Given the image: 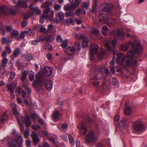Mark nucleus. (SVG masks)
Listing matches in <instances>:
<instances>
[{
    "instance_id": "11",
    "label": "nucleus",
    "mask_w": 147,
    "mask_h": 147,
    "mask_svg": "<svg viewBox=\"0 0 147 147\" xmlns=\"http://www.w3.org/2000/svg\"><path fill=\"white\" fill-rule=\"evenodd\" d=\"M12 110L14 115L16 117L17 121L19 124L21 130L23 131L24 129V127L22 124L20 123V120L18 118V113L16 110V108L15 105H13V106L12 107Z\"/></svg>"
},
{
    "instance_id": "49",
    "label": "nucleus",
    "mask_w": 147,
    "mask_h": 147,
    "mask_svg": "<svg viewBox=\"0 0 147 147\" xmlns=\"http://www.w3.org/2000/svg\"><path fill=\"white\" fill-rule=\"evenodd\" d=\"M25 58L26 59L27 61H30L32 60L33 58V57L32 55H26L25 56Z\"/></svg>"
},
{
    "instance_id": "17",
    "label": "nucleus",
    "mask_w": 147,
    "mask_h": 147,
    "mask_svg": "<svg viewBox=\"0 0 147 147\" xmlns=\"http://www.w3.org/2000/svg\"><path fill=\"white\" fill-rule=\"evenodd\" d=\"M9 11V9L6 6L1 7H0V16L3 14H7Z\"/></svg>"
},
{
    "instance_id": "10",
    "label": "nucleus",
    "mask_w": 147,
    "mask_h": 147,
    "mask_svg": "<svg viewBox=\"0 0 147 147\" xmlns=\"http://www.w3.org/2000/svg\"><path fill=\"white\" fill-rule=\"evenodd\" d=\"M78 128L79 129L80 132L84 135L86 133L87 129L86 125L83 122H81L78 126Z\"/></svg>"
},
{
    "instance_id": "29",
    "label": "nucleus",
    "mask_w": 147,
    "mask_h": 147,
    "mask_svg": "<svg viewBox=\"0 0 147 147\" xmlns=\"http://www.w3.org/2000/svg\"><path fill=\"white\" fill-rule=\"evenodd\" d=\"M60 114L59 113V111H54L53 113L52 117L53 119L54 120H56L57 119L58 117V116L60 115Z\"/></svg>"
},
{
    "instance_id": "61",
    "label": "nucleus",
    "mask_w": 147,
    "mask_h": 147,
    "mask_svg": "<svg viewBox=\"0 0 147 147\" xmlns=\"http://www.w3.org/2000/svg\"><path fill=\"white\" fill-rule=\"evenodd\" d=\"M24 135L25 138L28 137L29 136V133L28 131H26L24 132Z\"/></svg>"
},
{
    "instance_id": "37",
    "label": "nucleus",
    "mask_w": 147,
    "mask_h": 147,
    "mask_svg": "<svg viewBox=\"0 0 147 147\" xmlns=\"http://www.w3.org/2000/svg\"><path fill=\"white\" fill-rule=\"evenodd\" d=\"M21 53L20 49L19 48L16 49L13 52V55L14 57H16L19 55Z\"/></svg>"
},
{
    "instance_id": "36",
    "label": "nucleus",
    "mask_w": 147,
    "mask_h": 147,
    "mask_svg": "<svg viewBox=\"0 0 147 147\" xmlns=\"http://www.w3.org/2000/svg\"><path fill=\"white\" fill-rule=\"evenodd\" d=\"M16 141L17 142V144L19 145L22 144L23 143V140L22 136H18Z\"/></svg>"
},
{
    "instance_id": "3",
    "label": "nucleus",
    "mask_w": 147,
    "mask_h": 147,
    "mask_svg": "<svg viewBox=\"0 0 147 147\" xmlns=\"http://www.w3.org/2000/svg\"><path fill=\"white\" fill-rule=\"evenodd\" d=\"M98 49L99 47L98 45L91 46L90 51V59L91 60L94 59V54L96 55L100 59L102 58L103 56L106 54V51L102 48L100 49V54H99L98 52Z\"/></svg>"
},
{
    "instance_id": "44",
    "label": "nucleus",
    "mask_w": 147,
    "mask_h": 147,
    "mask_svg": "<svg viewBox=\"0 0 147 147\" xmlns=\"http://www.w3.org/2000/svg\"><path fill=\"white\" fill-rule=\"evenodd\" d=\"M19 35V33L17 31H14L11 34L12 37L14 38L17 37Z\"/></svg>"
},
{
    "instance_id": "58",
    "label": "nucleus",
    "mask_w": 147,
    "mask_h": 147,
    "mask_svg": "<svg viewBox=\"0 0 147 147\" xmlns=\"http://www.w3.org/2000/svg\"><path fill=\"white\" fill-rule=\"evenodd\" d=\"M117 82V79L115 78H113L111 81V83L113 85H115Z\"/></svg>"
},
{
    "instance_id": "24",
    "label": "nucleus",
    "mask_w": 147,
    "mask_h": 147,
    "mask_svg": "<svg viewBox=\"0 0 147 147\" xmlns=\"http://www.w3.org/2000/svg\"><path fill=\"white\" fill-rule=\"evenodd\" d=\"M32 137L33 142L35 143H37L40 141V140L37 136L35 132H33L32 135Z\"/></svg>"
},
{
    "instance_id": "22",
    "label": "nucleus",
    "mask_w": 147,
    "mask_h": 147,
    "mask_svg": "<svg viewBox=\"0 0 147 147\" xmlns=\"http://www.w3.org/2000/svg\"><path fill=\"white\" fill-rule=\"evenodd\" d=\"M17 142L16 139H13L11 142H9L8 145L9 147H17Z\"/></svg>"
},
{
    "instance_id": "56",
    "label": "nucleus",
    "mask_w": 147,
    "mask_h": 147,
    "mask_svg": "<svg viewBox=\"0 0 147 147\" xmlns=\"http://www.w3.org/2000/svg\"><path fill=\"white\" fill-rule=\"evenodd\" d=\"M74 14V12H67L66 13V16L71 17L73 16Z\"/></svg>"
},
{
    "instance_id": "13",
    "label": "nucleus",
    "mask_w": 147,
    "mask_h": 147,
    "mask_svg": "<svg viewBox=\"0 0 147 147\" xmlns=\"http://www.w3.org/2000/svg\"><path fill=\"white\" fill-rule=\"evenodd\" d=\"M22 122L25 123L27 127H28L31 125V122L28 115L26 114L24 117H22Z\"/></svg>"
},
{
    "instance_id": "26",
    "label": "nucleus",
    "mask_w": 147,
    "mask_h": 147,
    "mask_svg": "<svg viewBox=\"0 0 147 147\" xmlns=\"http://www.w3.org/2000/svg\"><path fill=\"white\" fill-rule=\"evenodd\" d=\"M132 112V111L130 107H127L125 110V114L127 115H130Z\"/></svg>"
},
{
    "instance_id": "60",
    "label": "nucleus",
    "mask_w": 147,
    "mask_h": 147,
    "mask_svg": "<svg viewBox=\"0 0 147 147\" xmlns=\"http://www.w3.org/2000/svg\"><path fill=\"white\" fill-rule=\"evenodd\" d=\"M5 28L7 31H10L12 29V27L11 26H7L5 27Z\"/></svg>"
},
{
    "instance_id": "27",
    "label": "nucleus",
    "mask_w": 147,
    "mask_h": 147,
    "mask_svg": "<svg viewBox=\"0 0 147 147\" xmlns=\"http://www.w3.org/2000/svg\"><path fill=\"white\" fill-rule=\"evenodd\" d=\"M34 13L33 11H31L28 13L24 14V18L25 19H28L30 17H32L33 16Z\"/></svg>"
},
{
    "instance_id": "52",
    "label": "nucleus",
    "mask_w": 147,
    "mask_h": 147,
    "mask_svg": "<svg viewBox=\"0 0 147 147\" xmlns=\"http://www.w3.org/2000/svg\"><path fill=\"white\" fill-rule=\"evenodd\" d=\"M35 10L34 11V12H33L34 13V12H36V13L37 14H40L41 13V11L40 9H39L38 7H36V8H35Z\"/></svg>"
},
{
    "instance_id": "28",
    "label": "nucleus",
    "mask_w": 147,
    "mask_h": 147,
    "mask_svg": "<svg viewBox=\"0 0 147 147\" xmlns=\"http://www.w3.org/2000/svg\"><path fill=\"white\" fill-rule=\"evenodd\" d=\"M44 12L47 13L49 12H50L51 14V16H52V18L54 17V11L52 10H51L50 7L46 8L44 10Z\"/></svg>"
},
{
    "instance_id": "63",
    "label": "nucleus",
    "mask_w": 147,
    "mask_h": 147,
    "mask_svg": "<svg viewBox=\"0 0 147 147\" xmlns=\"http://www.w3.org/2000/svg\"><path fill=\"white\" fill-rule=\"evenodd\" d=\"M67 127V125L66 124H64L62 125L61 129L63 130H65Z\"/></svg>"
},
{
    "instance_id": "45",
    "label": "nucleus",
    "mask_w": 147,
    "mask_h": 147,
    "mask_svg": "<svg viewBox=\"0 0 147 147\" xmlns=\"http://www.w3.org/2000/svg\"><path fill=\"white\" fill-rule=\"evenodd\" d=\"M57 15L61 20H63V19L64 15L63 12L61 11L58 12L57 13Z\"/></svg>"
},
{
    "instance_id": "25",
    "label": "nucleus",
    "mask_w": 147,
    "mask_h": 147,
    "mask_svg": "<svg viewBox=\"0 0 147 147\" xmlns=\"http://www.w3.org/2000/svg\"><path fill=\"white\" fill-rule=\"evenodd\" d=\"M73 23H74V21L71 18L65 20L63 22L64 24L67 26Z\"/></svg>"
},
{
    "instance_id": "20",
    "label": "nucleus",
    "mask_w": 147,
    "mask_h": 147,
    "mask_svg": "<svg viewBox=\"0 0 147 147\" xmlns=\"http://www.w3.org/2000/svg\"><path fill=\"white\" fill-rule=\"evenodd\" d=\"M76 8L74 4H68L64 7V9L67 11L74 10Z\"/></svg>"
},
{
    "instance_id": "19",
    "label": "nucleus",
    "mask_w": 147,
    "mask_h": 147,
    "mask_svg": "<svg viewBox=\"0 0 147 147\" xmlns=\"http://www.w3.org/2000/svg\"><path fill=\"white\" fill-rule=\"evenodd\" d=\"M45 87L48 90H51L53 87L52 82L49 80H47L45 82Z\"/></svg>"
},
{
    "instance_id": "23",
    "label": "nucleus",
    "mask_w": 147,
    "mask_h": 147,
    "mask_svg": "<svg viewBox=\"0 0 147 147\" xmlns=\"http://www.w3.org/2000/svg\"><path fill=\"white\" fill-rule=\"evenodd\" d=\"M86 13L85 11L83 9H78L76 11V13L78 16L84 15Z\"/></svg>"
},
{
    "instance_id": "62",
    "label": "nucleus",
    "mask_w": 147,
    "mask_h": 147,
    "mask_svg": "<svg viewBox=\"0 0 147 147\" xmlns=\"http://www.w3.org/2000/svg\"><path fill=\"white\" fill-rule=\"evenodd\" d=\"M39 40H34L32 41V44L33 45H37L38 43Z\"/></svg>"
},
{
    "instance_id": "32",
    "label": "nucleus",
    "mask_w": 147,
    "mask_h": 147,
    "mask_svg": "<svg viewBox=\"0 0 147 147\" xmlns=\"http://www.w3.org/2000/svg\"><path fill=\"white\" fill-rule=\"evenodd\" d=\"M8 60L7 58H4L2 60L1 66L2 67L4 68L6 65Z\"/></svg>"
},
{
    "instance_id": "6",
    "label": "nucleus",
    "mask_w": 147,
    "mask_h": 147,
    "mask_svg": "<svg viewBox=\"0 0 147 147\" xmlns=\"http://www.w3.org/2000/svg\"><path fill=\"white\" fill-rule=\"evenodd\" d=\"M98 18L100 22H103L110 26L114 25L116 21L115 19L110 18L100 12L99 13Z\"/></svg>"
},
{
    "instance_id": "38",
    "label": "nucleus",
    "mask_w": 147,
    "mask_h": 147,
    "mask_svg": "<svg viewBox=\"0 0 147 147\" xmlns=\"http://www.w3.org/2000/svg\"><path fill=\"white\" fill-rule=\"evenodd\" d=\"M29 79L30 81H32L34 80V73L32 71H30L29 72Z\"/></svg>"
},
{
    "instance_id": "33",
    "label": "nucleus",
    "mask_w": 147,
    "mask_h": 147,
    "mask_svg": "<svg viewBox=\"0 0 147 147\" xmlns=\"http://www.w3.org/2000/svg\"><path fill=\"white\" fill-rule=\"evenodd\" d=\"M83 40L82 46L83 47H86L88 45V40L86 37H85Z\"/></svg>"
},
{
    "instance_id": "7",
    "label": "nucleus",
    "mask_w": 147,
    "mask_h": 147,
    "mask_svg": "<svg viewBox=\"0 0 147 147\" xmlns=\"http://www.w3.org/2000/svg\"><path fill=\"white\" fill-rule=\"evenodd\" d=\"M81 47L80 44L78 42H76L74 46H69L65 50V52L69 55H71L73 54L76 51H78L80 49Z\"/></svg>"
},
{
    "instance_id": "15",
    "label": "nucleus",
    "mask_w": 147,
    "mask_h": 147,
    "mask_svg": "<svg viewBox=\"0 0 147 147\" xmlns=\"http://www.w3.org/2000/svg\"><path fill=\"white\" fill-rule=\"evenodd\" d=\"M13 2L18 4V5H16V7L17 8L18 6L22 7L24 8H26L27 7V5L25 2L21 1V0H13Z\"/></svg>"
},
{
    "instance_id": "42",
    "label": "nucleus",
    "mask_w": 147,
    "mask_h": 147,
    "mask_svg": "<svg viewBox=\"0 0 147 147\" xmlns=\"http://www.w3.org/2000/svg\"><path fill=\"white\" fill-rule=\"evenodd\" d=\"M62 44L61 46L63 48H66L67 45L68 40H65L62 41L61 42Z\"/></svg>"
},
{
    "instance_id": "8",
    "label": "nucleus",
    "mask_w": 147,
    "mask_h": 147,
    "mask_svg": "<svg viewBox=\"0 0 147 147\" xmlns=\"http://www.w3.org/2000/svg\"><path fill=\"white\" fill-rule=\"evenodd\" d=\"M111 34L118 39L123 40L125 39V34L124 33L123 31H121L119 29H117L116 30H112Z\"/></svg>"
},
{
    "instance_id": "64",
    "label": "nucleus",
    "mask_w": 147,
    "mask_h": 147,
    "mask_svg": "<svg viewBox=\"0 0 147 147\" xmlns=\"http://www.w3.org/2000/svg\"><path fill=\"white\" fill-rule=\"evenodd\" d=\"M43 145L44 147H51L49 144L45 141H44L43 143Z\"/></svg>"
},
{
    "instance_id": "5",
    "label": "nucleus",
    "mask_w": 147,
    "mask_h": 147,
    "mask_svg": "<svg viewBox=\"0 0 147 147\" xmlns=\"http://www.w3.org/2000/svg\"><path fill=\"white\" fill-rule=\"evenodd\" d=\"M36 79L33 83V86L36 90H39L44 85L45 77L39 72L36 74Z\"/></svg>"
},
{
    "instance_id": "35",
    "label": "nucleus",
    "mask_w": 147,
    "mask_h": 147,
    "mask_svg": "<svg viewBox=\"0 0 147 147\" xmlns=\"http://www.w3.org/2000/svg\"><path fill=\"white\" fill-rule=\"evenodd\" d=\"M39 29L41 32L45 33H47L49 32V31L46 30L45 28L43 26L41 25H39Z\"/></svg>"
},
{
    "instance_id": "39",
    "label": "nucleus",
    "mask_w": 147,
    "mask_h": 147,
    "mask_svg": "<svg viewBox=\"0 0 147 147\" xmlns=\"http://www.w3.org/2000/svg\"><path fill=\"white\" fill-rule=\"evenodd\" d=\"M16 76V73L14 72H12L10 73V77L8 79L9 81L11 82L12 81L15 77Z\"/></svg>"
},
{
    "instance_id": "47",
    "label": "nucleus",
    "mask_w": 147,
    "mask_h": 147,
    "mask_svg": "<svg viewBox=\"0 0 147 147\" xmlns=\"http://www.w3.org/2000/svg\"><path fill=\"white\" fill-rule=\"evenodd\" d=\"M0 30L1 32V34L3 35H4L5 34V31L4 30V28L3 24L1 23L0 24Z\"/></svg>"
},
{
    "instance_id": "1",
    "label": "nucleus",
    "mask_w": 147,
    "mask_h": 147,
    "mask_svg": "<svg viewBox=\"0 0 147 147\" xmlns=\"http://www.w3.org/2000/svg\"><path fill=\"white\" fill-rule=\"evenodd\" d=\"M133 57H130L128 55L124 57L123 54L118 53L117 55L116 61L118 63L125 66H134L136 64L137 61Z\"/></svg>"
},
{
    "instance_id": "53",
    "label": "nucleus",
    "mask_w": 147,
    "mask_h": 147,
    "mask_svg": "<svg viewBox=\"0 0 147 147\" xmlns=\"http://www.w3.org/2000/svg\"><path fill=\"white\" fill-rule=\"evenodd\" d=\"M47 138L49 141L54 144H55L56 142V140L53 137H48Z\"/></svg>"
},
{
    "instance_id": "31",
    "label": "nucleus",
    "mask_w": 147,
    "mask_h": 147,
    "mask_svg": "<svg viewBox=\"0 0 147 147\" xmlns=\"http://www.w3.org/2000/svg\"><path fill=\"white\" fill-rule=\"evenodd\" d=\"M90 32L91 33L96 35L99 34V31L96 28H92L90 29Z\"/></svg>"
},
{
    "instance_id": "57",
    "label": "nucleus",
    "mask_w": 147,
    "mask_h": 147,
    "mask_svg": "<svg viewBox=\"0 0 147 147\" xmlns=\"http://www.w3.org/2000/svg\"><path fill=\"white\" fill-rule=\"evenodd\" d=\"M25 36V34L24 32H22L20 34L19 38H17V40H19L20 39H22L24 38Z\"/></svg>"
},
{
    "instance_id": "34",
    "label": "nucleus",
    "mask_w": 147,
    "mask_h": 147,
    "mask_svg": "<svg viewBox=\"0 0 147 147\" xmlns=\"http://www.w3.org/2000/svg\"><path fill=\"white\" fill-rule=\"evenodd\" d=\"M7 116L5 112H4L2 115L1 117V119L0 120V124L3 121L7 119Z\"/></svg>"
},
{
    "instance_id": "14",
    "label": "nucleus",
    "mask_w": 147,
    "mask_h": 147,
    "mask_svg": "<svg viewBox=\"0 0 147 147\" xmlns=\"http://www.w3.org/2000/svg\"><path fill=\"white\" fill-rule=\"evenodd\" d=\"M110 42L105 40L104 43L105 47L110 51L112 52L113 53H115L116 52V49L115 47H111L110 45Z\"/></svg>"
},
{
    "instance_id": "21",
    "label": "nucleus",
    "mask_w": 147,
    "mask_h": 147,
    "mask_svg": "<svg viewBox=\"0 0 147 147\" xmlns=\"http://www.w3.org/2000/svg\"><path fill=\"white\" fill-rule=\"evenodd\" d=\"M16 86V84L15 83H13L12 84H8L7 85V87L10 91H13L14 88Z\"/></svg>"
},
{
    "instance_id": "41",
    "label": "nucleus",
    "mask_w": 147,
    "mask_h": 147,
    "mask_svg": "<svg viewBox=\"0 0 147 147\" xmlns=\"http://www.w3.org/2000/svg\"><path fill=\"white\" fill-rule=\"evenodd\" d=\"M69 140L70 143L71 145H74L75 144V141L74 138L71 135L68 136Z\"/></svg>"
},
{
    "instance_id": "30",
    "label": "nucleus",
    "mask_w": 147,
    "mask_h": 147,
    "mask_svg": "<svg viewBox=\"0 0 147 147\" xmlns=\"http://www.w3.org/2000/svg\"><path fill=\"white\" fill-rule=\"evenodd\" d=\"M98 70L100 72L104 71L106 75L108 76H109V75L110 74L108 69L107 68H102L99 69Z\"/></svg>"
},
{
    "instance_id": "50",
    "label": "nucleus",
    "mask_w": 147,
    "mask_h": 147,
    "mask_svg": "<svg viewBox=\"0 0 147 147\" xmlns=\"http://www.w3.org/2000/svg\"><path fill=\"white\" fill-rule=\"evenodd\" d=\"M43 48L45 49L49 50H51L52 49V47L51 46L48 45H45L43 46Z\"/></svg>"
},
{
    "instance_id": "59",
    "label": "nucleus",
    "mask_w": 147,
    "mask_h": 147,
    "mask_svg": "<svg viewBox=\"0 0 147 147\" xmlns=\"http://www.w3.org/2000/svg\"><path fill=\"white\" fill-rule=\"evenodd\" d=\"M46 57L49 60H51L52 58V55L50 53H48L46 55Z\"/></svg>"
},
{
    "instance_id": "55",
    "label": "nucleus",
    "mask_w": 147,
    "mask_h": 147,
    "mask_svg": "<svg viewBox=\"0 0 147 147\" xmlns=\"http://www.w3.org/2000/svg\"><path fill=\"white\" fill-rule=\"evenodd\" d=\"M57 40L59 42H61L63 41L61 35H59L57 36Z\"/></svg>"
},
{
    "instance_id": "43",
    "label": "nucleus",
    "mask_w": 147,
    "mask_h": 147,
    "mask_svg": "<svg viewBox=\"0 0 147 147\" xmlns=\"http://www.w3.org/2000/svg\"><path fill=\"white\" fill-rule=\"evenodd\" d=\"M84 37L83 34H76L75 37V38L77 39H83Z\"/></svg>"
},
{
    "instance_id": "9",
    "label": "nucleus",
    "mask_w": 147,
    "mask_h": 147,
    "mask_svg": "<svg viewBox=\"0 0 147 147\" xmlns=\"http://www.w3.org/2000/svg\"><path fill=\"white\" fill-rule=\"evenodd\" d=\"M96 138L92 132H90L86 136L85 141L87 143L96 142Z\"/></svg>"
},
{
    "instance_id": "40",
    "label": "nucleus",
    "mask_w": 147,
    "mask_h": 147,
    "mask_svg": "<svg viewBox=\"0 0 147 147\" xmlns=\"http://www.w3.org/2000/svg\"><path fill=\"white\" fill-rule=\"evenodd\" d=\"M51 4V3L48 1H46L45 3H43L41 5V7L42 8L48 7L50 6Z\"/></svg>"
},
{
    "instance_id": "16",
    "label": "nucleus",
    "mask_w": 147,
    "mask_h": 147,
    "mask_svg": "<svg viewBox=\"0 0 147 147\" xmlns=\"http://www.w3.org/2000/svg\"><path fill=\"white\" fill-rule=\"evenodd\" d=\"M133 45L132 44V42L130 41L125 45L121 44L120 45V49L121 50L123 51H127L129 48V45Z\"/></svg>"
},
{
    "instance_id": "48",
    "label": "nucleus",
    "mask_w": 147,
    "mask_h": 147,
    "mask_svg": "<svg viewBox=\"0 0 147 147\" xmlns=\"http://www.w3.org/2000/svg\"><path fill=\"white\" fill-rule=\"evenodd\" d=\"M126 121V119L124 117H123L121 120L120 123L119 124L120 126H122V125H123Z\"/></svg>"
},
{
    "instance_id": "12",
    "label": "nucleus",
    "mask_w": 147,
    "mask_h": 147,
    "mask_svg": "<svg viewBox=\"0 0 147 147\" xmlns=\"http://www.w3.org/2000/svg\"><path fill=\"white\" fill-rule=\"evenodd\" d=\"M52 70L49 67L46 66L42 70V74L45 76H49L52 74Z\"/></svg>"
},
{
    "instance_id": "46",
    "label": "nucleus",
    "mask_w": 147,
    "mask_h": 147,
    "mask_svg": "<svg viewBox=\"0 0 147 147\" xmlns=\"http://www.w3.org/2000/svg\"><path fill=\"white\" fill-rule=\"evenodd\" d=\"M22 76L21 78L22 81L25 80L27 76V73L26 71H24L22 73Z\"/></svg>"
},
{
    "instance_id": "2",
    "label": "nucleus",
    "mask_w": 147,
    "mask_h": 147,
    "mask_svg": "<svg viewBox=\"0 0 147 147\" xmlns=\"http://www.w3.org/2000/svg\"><path fill=\"white\" fill-rule=\"evenodd\" d=\"M132 45H131L133 48V49L128 51L127 54L130 57H137L142 53L143 49L140 45L139 41L138 40H135L134 43L132 42Z\"/></svg>"
},
{
    "instance_id": "54",
    "label": "nucleus",
    "mask_w": 147,
    "mask_h": 147,
    "mask_svg": "<svg viewBox=\"0 0 147 147\" xmlns=\"http://www.w3.org/2000/svg\"><path fill=\"white\" fill-rule=\"evenodd\" d=\"M81 1V0H76L75 2L73 3L75 7H78Z\"/></svg>"
},
{
    "instance_id": "18",
    "label": "nucleus",
    "mask_w": 147,
    "mask_h": 147,
    "mask_svg": "<svg viewBox=\"0 0 147 147\" xmlns=\"http://www.w3.org/2000/svg\"><path fill=\"white\" fill-rule=\"evenodd\" d=\"M104 7L102 8V10L103 12H106L107 13H110L111 9L108 3H104Z\"/></svg>"
},
{
    "instance_id": "4",
    "label": "nucleus",
    "mask_w": 147,
    "mask_h": 147,
    "mask_svg": "<svg viewBox=\"0 0 147 147\" xmlns=\"http://www.w3.org/2000/svg\"><path fill=\"white\" fill-rule=\"evenodd\" d=\"M134 127L135 132L139 134L143 133L147 128L146 122L141 119L136 121L134 123Z\"/></svg>"
},
{
    "instance_id": "51",
    "label": "nucleus",
    "mask_w": 147,
    "mask_h": 147,
    "mask_svg": "<svg viewBox=\"0 0 147 147\" xmlns=\"http://www.w3.org/2000/svg\"><path fill=\"white\" fill-rule=\"evenodd\" d=\"M46 40L48 41H51L53 40V38L52 35L47 36L45 37Z\"/></svg>"
}]
</instances>
